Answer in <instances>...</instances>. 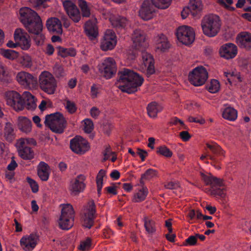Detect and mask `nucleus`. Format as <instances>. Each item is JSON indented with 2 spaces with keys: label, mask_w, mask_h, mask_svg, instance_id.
Segmentation results:
<instances>
[{
  "label": "nucleus",
  "mask_w": 251,
  "mask_h": 251,
  "mask_svg": "<svg viewBox=\"0 0 251 251\" xmlns=\"http://www.w3.org/2000/svg\"><path fill=\"white\" fill-rule=\"evenodd\" d=\"M78 4L81 9L83 17H89L91 15L90 8L85 0H78Z\"/></svg>",
  "instance_id": "nucleus-39"
},
{
  "label": "nucleus",
  "mask_w": 251,
  "mask_h": 251,
  "mask_svg": "<svg viewBox=\"0 0 251 251\" xmlns=\"http://www.w3.org/2000/svg\"><path fill=\"white\" fill-rule=\"evenodd\" d=\"M147 109L149 117L155 118L158 113L162 111L163 107L156 102H152L148 104Z\"/></svg>",
  "instance_id": "nucleus-31"
},
{
  "label": "nucleus",
  "mask_w": 251,
  "mask_h": 251,
  "mask_svg": "<svg viewBox=\"0 0 251 251\" xmlns=\"http://www.w3.org/2000/svg\"><path fill=\"white\" fill-rule=\"evenodd\" d=\"M85 180V176L82 175H80L77 176L76 178L71 182L70 190L73 195H78L84 190L85 188V184L84 182Z\"/></svg>",
  "instance_id": "nucleus-23"
},
{
  "label": "nucleus",
  "mask_w": 251,
  "mask_h": 251,
  "mask_svg": "<svg viewBox=\"0 0 251 251\" xmlns=\"http://www.w3.org/2000/svg\"><path fill=\"white\" fill-rule=\"evenodd\" d=\"M38 240V236L36 234H31L22 237L20 240V244L25 251H31L36 247Z\"/></svg>",
  "instance_id": "nucleus-22"
},
{
  "label": "nucleus",
  "mask_w": 251,
  "mask_h": 251,
  "mask_svg": "<svg viewBox=\"0 0 251 251\" xmlns=\"http://www.w3.org/2000/svg\"><path fill=\"white\" fill-rule=\"evenodd\" d=\"M96 19L89 20L85 24V31L91 40L96 38L98 35V30L96 24Z\"/></svg>",
  "instance_id": "nucleus-28"
},
{
  "label": "nucleus",
  "mask_w": 251,
  "mask_h": 251,
  "mask_svg": "<svg viewBox=\"0 0 251 251\" xmlns=\"http://www.w3.org/2000/svg\"><path fill=\"white\" fill-rule=\"evenodd\" d=\"M224 75L227 78L228 81L230 84H231L232 81L234 80L235 78H237L239 79H240V77L239 76H237L234 75L233 73L225 72Z\"/></svg>",
  "instance_id": "nucleus-61"
},
{
  "label": "nucleus",
  "mask_w": 251,
  "mask_h": 251,
  "mask_svg": "<svg viewBox=\"0 0 251 251\" xmlns=\"http://www.w3.org/2000/svg\"><path fill=\"white\" fill-rule=\"evenodd\" d=\"M37 145L36 140L32 138H21L16 142L19 155L24 160H31L34 157V152L31 147Z\"/></svg>",
  "instance_id": "nucleus-4"
},
{
  "label": "nucleus",
  "mask_w": 251,
  "mask_h": 251,
  "mask_svg": "<svg viewBox=\"0 0 251 251\" xmlns=\"http://www.w3.org/2000/svg\"><path fill=\"white\" fill-rule=\"evenodd\" d=\"M26 180L30 185L32 192L34 193H37L39 190V186L37 182L29 177L26 178Z\"/></svg>",
  "instance_id": "nucleus-52"
},
{
  "label": "nucleus",
  "mask_w": 251,
  "mask_h": 251,
  "mask_svg": "<svg viewBox=\"0 0 251 251\" xmlns=\"http://www.w3.org/2000/svg\"><path fill=\"white\" fill-rule=\"evenodd\" d=\"M23 97L25 101V106L27 109L33 110L36 108L35 97L29 92H25Z\"/></svg>",
  "instance_id": "nucleus-30"
},
{
  "label": "nucleus",
  "mask_w": 251,
  "mask_h": 251,
  "mask_svg": "<svg viewBox=\"0 0 251 251\" xmlns=\"http://www.w3.org/2000/svg\"><path fill=\"white\" fill-rule=\"evenodd\" d=\"M19 13L21 23L30 34L42 32V20L35 11L25 7L21 8Z\"/></svg>",
  "instance_id": "nucleus-2"
},
{
  "label": "nucleus",
  "mask_w": 251,
  "mask_h": 251,
  "mask_svg": "<svg viewBox=\"0 0 251 251\" xmlns=\"http://www.w3.org/2000/svg\"><path fill=\"white\" fill-rule=\"evenodd\" d=\"M39 86L41 90L49 95L55 93L57 81L54 76L48 71L42 72L39 76Z\"/></svg>",
  "instance_id": "nucleus-6"
},
{
  "label": "nucleus",
  "mask_w": 251,
  "mask_h": 251,
  "mask_svg": "<svg viewBox=\"0 0 251 251\" xmlns=\"http://www.w3.org/2000/svg\"><path fill=\"white\" fill-rule=\"evenodd\" d=\"M91 245V239L88 237L80 242L79 249L81 251L88 250Z\"/></svg>",
  "instance_id": "nucleus-50"
},
{
  "label": "nucleus",
  "mask_w": 251,
  "mask_h": 251,
  "mask_svg": "<svg viewBox=\"0 0 251 251\" xmlns=\"http://www.w3.org/2000/svg\"><path fill=\"white\" fill-rule=\"evenodd\" d=\"M218 2L222 6L225 7L226 9H231L234 10V8L231 7L229 5L233 3L232 0H217Z\"/></svg>",
  "instance_id": "nucleus-54"
},
{
  "label": "nucleus",
  "mask_w": 251,
  "mask_h": 251,
  "mask_svg": "<svg viewBox=\"0 0 251 251\" xmlns=\"http://www.w3.org/2000/svg\"><path fill=\"white\" fill-rule=\"evenodd\" d=\"M237 43L242 48L249 50L251 49V34L243 32L239 34L237 37Z\"/></svg>",
  "instance_id": "nucleus-25"
},
{
  "label": "nucleus",
  "mask_w": 251,
  "mask_h": 251,
  "mask_svg": "<svg viewBox=\"0 0 251 251\" xmlns=\"http://www.w3.org/2000/svg\"><path fill=\"white\" fill-rule=\"evenodd\" d=\"M188 120L189 122L197 123L201 125H203L205 123V119L201 117L199 119H198L192 116H189L188 118Z\"/></svg>",
  "instance_id": "nucleus-57"
},
{
  "label": "nucleus",
  "mask_w": 251,
  "mask_h": 251,
  "mask_svg": "<svg viewBox=\"0 0 251 251\" xmlns=\"http://www.w3.org/2000/svg\"><path fill=\"white\" fill-rule=\"evenodd\" d=\"M62 207L58 225L62 229L68 230L74 225L75 212L70 204H63Z\"/></svg>",
  "instance_id": "nucleus-8"
},
{
  "label": "nucleus",
  "mask_w": 251,
  "mask_h": 251,
  "mask_svg": "<svg viewBox=\"0 0 251 251\" xmlns=\"http://www.w3.org/2000/svg\"><path fill=\"white\" fill-rule=\"evenodd\" d=\"M44 123L52 131L57 133H62L66 126L65 118L58 112L46 115Z\"/></svg>",
  "instance_id": "nucleus-7"
},
{
  "label": "nucleus",
  "mask_w": 251,
  "mask_h": 251,
  "mask_svg": "<svg viewBox=\"0 0 251 251\" xmlns=\"http://www.w3.org/2000/svg\"><path fill=\"white\" fill-rule=\"evenodd\" d=\"M156 48L162 51H164L170 48V44L165 35H161L157 39L156 41Z\"/></svg>",
  "instance_id": "nucleus-35"
},
{
  "label": "nucleus",
  "mask_w": 251,
  "mask_h": 251,
  "mask_svg": "<svg viewBox=\"0 0 251 251\" xmlns=\"http://www.w3.org/2000/svg\"><path fill=\"white\" fill-rule=\"evenodd\" d=\"M220 88L219 82L216 79H212L206 85V89L211 93H215L219 91Z\"/></svg>",
  "instance_id": "nucleus-44"
},
{
  "label": "nucleus",
  "mask_w": 251,
  "mask_h": 251,
  "mask_svg": "<svg viewBox=\"0 0 251 251\" xmlns=\"http://www.w3.org/2000/svg\"><path fill=\"white\" fill-rule=\"evenodd\" d=\"M203 5L201 0H190L189 8L191 11L198 12L202 10Z\"/></svg>",
  "instance_id": "nucleus-40"
},
{
  "label": "nucleus",
  "mask_w": 251,
  "mask_h": 251,
  "mask_svg": "<svg viewBox=\"0 0 251 251\" xmlns=\"http://www.w3.org/2000/svg\"><path fill=\"white\" fill-rule=\"evenodd\" d=\"M142 57L143 62L145 66H147V65L154 63V59L152 56L146 51H142Z\"/></svg>",
  "instance_id": "nucleus-47"
},
{
  "label": "nucleus",
  "mask_w": 251,
  "mask_h": 251,
  "mask_svg": "<svg viewBox=\"0 0 251 251\" xmlns=\"http://www.w3.org/2000/svg\"><path fill=\"white\" fill-rule=\"evenodd\" d=\"M100 114V111L96 107H93L90 110L91 116L94 118H97Z\"/></svg>",
  "instance_id": "nucleus-64"
},
{
  "label": "nucleus",
  "mask_w": 251,
  "mask_h": 251,
  "mask_svg": "<svg viewBox=\"0 0 251 251\" xmlns=\"http://www.w3.org/2000/svg\"><path fill=\"white\" fill-rule=\"evenodd\" d=\"M178 40L183 44L188 45L192 44L195 40V33L189 26L183 25L179 27L176 32Z\"/></svg>",
  "instance_id": "nucleus-12"
},
{
  "label": "nucleus",
  "mask_w": 251,
  "mask_h": 251,
  "mask_svg": "<svg viewBox=\"0 0 251 251\" xmlns=\"http://www.w3.org/2000/svg\"><path fill=\"white\" fill-rule=\"evenodd\" d=\"M70 148L74 152L82 154L89 150L88 142L81 136H76L70 141Z\"/></svg>",
  "instance_id": "nucleus-15"
},
{
  "label": "nucleus",
  "mask_w": 251,
  "mask_h": 251,
  "mask_svg": "<svg viewBox=\"0 0 251 251\" xmlns=\"http://www.w3.org/2000/svg\"><path fill=\"white\" fill-rule=\"evenodd\" d=\"M157 176L156 170L149 169H148L141 176V179H150Z\"/></svg>",
  "instance_id": "nucleus-46"
},
{
  "label": "nucleus",
  "mask_w": 251,
  "mask_h": 251,
  "mask_svg": "<svg viewBox=\"0 0 251 251\" xmlns=\"http://www.w3.org/2000/svg\"><path fill=\"white\" fill-rule=\"evenodd\" d=\"M237 47L234 44L228 43L224 44L219 50L220 56L226 59L234 58L237 54Z\"/></svg>",
  "instance_id": "nucleus-20"
},
{
  "label": "nucleus",
  "mask_w": 251,
  "mask_h": 251,
  "mask_svg": "<svg viewBox=\"0 0 251 251\" xmlns=\"http://www.w3.org/2000/svg\"><path fill=\"white\" fill-rule=\"evenodd\" d=\"M203 34L209 37L217 35L220 30L221 21L220 17L215 14H208L204 16L201 22Z\"/></svg>",
  "instance_id": "nucleus-3"
},
{
  "label": "nucleus",
  "mask_w": 251,
  "mask_h": 251,
  "mask_svg": "<svg viewBox=\"0 0 251 251\" xmlns=\"http://www.w3.org/2000/svg\"><path fill=\"white\" fill-rule=\"evenodd\" d=\"M0 54L5 58L13 60L17 59L19 56V53L14 50L0 49Z\"/></svg>",
  "instance_id": "nucleus-36"
},
{
  "label": "nucleus",
  "mask_w": 251,
  "mask_h": 251,
  "mask_svg": "<svg viewBox=\"0 0 251 251\" xmlns=\"http://www.w3.org/2000/svg\"><path fill=\"white\" fill-rule=\"evenodd\" d=\"M112 25L116 27H123L126 26V19L124 17H113L110 18Z\"/></svg>",
  "instance_id": "nucleus-41"
},
{
  "label": "nucleus",
  "mask_w": 251,
  "mask_h": 251,
  "mask_svg": "<svg viewBox=\"0 0 251 251\" xmlns=\"http://www.w3.org/2000/svg\"><path fill=\"white\" fill-rule=\"evenodd\" d=\"M132 40L134 47L137 50L143 49L147 46L146 42V34L141 30L136 29L134 31L132 35Z\"/></svg>",
  "instance_id": "nucleus-21"
},
{
  "label": "nucleus",
  "mask_w": 251,
  "mask_h": 251,
  "mask_svg": "<svg viewBox=\"0 0 251 251\" xmlns=\"http://www.w3.org/2000/svg\"><path fill=\"white\" fill-rule=\"evenodd\" d=\"M143 221L146 232L149 234L154 233L156 231L155 222L148 217H145Z\"/></svg>",
  "instance_id": "nucleus-33"
},
{
  "label": "nucleus",
  "mask_w": 251,
  "mask_h": 251,
  "mask_svg": "<svg viewBox=\"0 0 251 251\" xmlns=\"http://www.w3.org/2000/svg\"><path fill=\"white\" fill-rule=\"evenodd\" d=\"M207 157H209V159L212 161L214 166H215L219 162V160L215 156L209 155L207 153L202 154L200 159L201 160H204Z\"/></svg>",
  "instance_id": "nucleus-55"
},
{
  "label": "nucleus",
  "mask_w": 251,
  "mask_h": 251,
  "mask_svg": "<svg viewBox=\"0 0 251 251\" xmlns=\"http://www.w3.org/2000/svg\"><path fill=\"white\" fill-rule=\"evenodd\" d=\"M63 5L69 18L74 23H78L81 19V14L76 5L71 0H65Z\"/></svg>",
  "instance_id": "nucleus-17"
},
{
  "label": "nucleus",
  "mask_w": 251,
  "mask_h": 251,
  "mask_svg": "<svg viewBox=\"0 0 251 251\" xmlns=\"http://www.w3.org/2000/svg\"><path fill=\"white\" fill-rule=\"evenodd\" d=\"M118 79L116 82L117 87L122 92L128 94L138 91V88L141 86L144 78L138 74L127 69H124L118 74Z\"/></svg>",
  "instance_id": "nucleus-1"
},
{
  "label": "nucleus",
  "mask_w": 251,
  "mask_h": 251,
  "mask_svg": "<svg viewBox=\"0 0 251 251\" xmlns=\"http://www.w3.org/2000/svg\"><path fill=\"white\" fill-rule=\"evenodd\" d=\"M202 178L205 184L210 186L209 190L210 194L214 196H219L224 198L226 196L225 188L221 187L224 186V180L222 179L214 176L211 175H205L201 174Z\"/></svg>",
  "instance_id": "nucleus-5"
},
{
  "label": "nucleus",
  "mask_w": 251,
  "mask_h": 251,
  "mask_svg": "<svg viewBox=\"0 0 251 251\" xmlns=\"http://www.w3.org/2000/svg\"><path fill=\"white\" fill-rule=\"evenodd\" d=\"M95 214L96 205L95 202L93 201H89L84 207L83 210L82 222L84 227L90 228L93 226Z\"/></svg>",
  "instance_id": "nucleus-9"
},
{
  "label": "nucleus",
  "mask_w": 251,
  "mask_h": 251,
  "mask_svg": "<svg viewBox=\"0 0 251 251\" xmlns=\"http://www.w3.org/2000/svg\"><path fill=\"white\" fill-rule=\"evenodd\" d=\"M154 6L159 9L168 8L172 3V0H151Z\"/></svg>",
  "instance_id": "nucleus-42"
},
{
  "label": "nucleus",
  "mask_w": 251,
  "mask_h": 251,
  "mask_svg": "<svg viewBox=\"0 0 251 251\" xmlns=\"http://www.w3.org/2000/svg\"><path fill=\"white\" fill-rule=\"evenodd\" d=\"M46 26L49 31L53 34H61L63 32L62 24L57 18H49L46 22Z\"/></svg>",
  "instance_id": "nucleus-24"
},
{
  "label": "nucleus",
  "mask_w": 251,
  "mask_h": 251,
  "mask_svg": "<svg viewBox=\"0 0 251 251\" xmlns=\"http://www.w3.org/2000/svg\"><path fill=\"white\" fill-rule=\"evenodd\" d=\"M112 152H113L109 146L106 147L105 150L103 152V161H105L108 160L110 156V154H112Z\"/></svg>",
  "instance_id": "nucleus-59"
},
{
  "label": "nucleus",
  "mask_w": 251,
  "mask_h": 251,
  "mask_svg": "<svg viewBox=\"0 0 251 251\" xmlns=\"http://www.w3.org/2000/svg\"><path fill=\"white\" fill-rule=\"evenodd\" d=\"M153 6L150 0H144L139 12L140 17L146 21L152 19L155 12Z\"/></svg>",
  "instance_id": "nucleus-19"
},
{
  "label": "nucleus",
  "mask_w": 251,
  "mask_h": 251,
  "mask_svg": "<svg viewBox=\"0 0 251 251\" xmlns=\"http://www.w3.org/2000/svg\"><path fill=\"white\" fill-rule=\"evenodd\" d=\"M21 64L25 67L30 68L32 65V61L31 58L28 55H25L22 57V61Z\"/></svg>",
  "instance_id": "nucleus-51"
},
{
  "label": "nucleus",
  "mask_w": 251,
  "mask_h": 251,
  "mask_svg": "<svg viewBox=\"0 0 251 251\" xmlns=\"http://www.w3.org/2000/svg\"><path fill=\"white\" fill-rule=\"evenodd\" d=\"M33 35H34L33 39L36 44L37 45H42L45 38L44 35L42 33V32H39V33H34Z\"/></svg>",
  "instance_id": "nucleus-49"
},
{
  "label": "nucleus",
  "mask_w": 251,
  "mask_h": 251,
  "mask_svg": "<svg viewBox=\"0 0 251 251\" xmlns=\"http://www.w3.org/2000/svg\"><path fill=\"white\" fill-rule=\"evenodd\" d=\"M206 146L214 154L217 156H225V151L217 143H212L210 144L207 143Z\"/></svg>",
  "instance_id": "nucleus-34"
},
{
  "label": "nucleus",
  "mask_w": 251,
  "mask_h": 251,
  "mask_svg": "<svg viewBox=\"0 0 251 251\" xmlns=\"http://www.w3.org/2000/svg\"><path fill=\"white\" fill-rule=\"evenodd\" d=\"M5 100L8 105L15 110H22L24 108V100L20 95L16 91H8L5 93Z\"/></svg>",
  "instance_id": "nucleus-14"
},
{
  "label": "nucleus",
  "mask_w": 251,
  "mask_h": 251,
  "mask_svg": "<svg viewBox=\"0 0 251 251\" xmlns=\"http://www.w3.org/2000/svg\"><path fill=\"white\" fill-rule=\"evenodd\" d=\"M164 186L168 189H175L179 187V183L177 182L169 181L164 183Z\"/></svg>",
  "instance_id": "nucleus-56"
},
{
  "label": "nucleus",
  "mask_w": 251,
  "mask_h": 251,
  "mask_svg": "<svg viewBox=\"0 0 251 251\" xmlns=\"http://www.w3.org/2000/svg\"><path fill=\"white\" fill-rule=\"evenodd\" d=\"M17 126L22 132L28 134L32 130L31 121L26 117L20 116L17 120Z\"/></svg>",
  "instance_id": "nucleus-27"
},
{
  "label": "nucleus",
  "mask_w": 251,
  "mask_h": 251,
  "mask_svg": "<svg viewBox=\"0 0 251 251\" xmlns=\"http://www.w3.org/2000/svg\"><path fill=\"white\" fill-rule=\"evenodd\" d=\"M14 38L22 49L28 50L30 47L29 36L21 28H17L14 34Z\"/></svg>",
  "instance_id": "nucleus-18"
},
{
  "label": "nucleus",
  "mask_w": 251,
  "mask_h": 251,
  "mask_svg": "<svg viewBox=\"0 0 251 251\" xmlns=\"http://www.w3.org/2000/svg\"><path fill=\"white\" fill-rule=\"evenodd\" d=\"M145 67H147L146 75L148 77H149L155 73L154 63L147 65Z\"/></svg>",
  "instance_id": "nucleus-60"
},
{
  "label": "nucleus",
  "mask_w": 251,
  "mask_h": 251,
  "mask_svg": "<svg viewBox=\"0 0 251 251\" xmlns=\"http://www.w3.org/2000/svg\"><path fill=\"white\" fill-rule=\"evenodd\" d=\"M117 43L115 33L111 29H107L101 40L100 49L103 51L111 50L114 48Z\"/></svg>",
  "instance_id": "nucleus-16"
},
{
  "label": "nucleus",
  "mask_w": 251,
  "mask_h": 251,
  "mask_svg": "<svg viewBox=\"0 0 251 251\" xmlns=\"http://www.w3.org/2000/svg\"><path fill=\"white\" fill-rule=\"evenodd\" d=\"M66 108L68 112L71 114L74 113L76 110V107L75 103L70 100H67Z\"/></svg>",
  "instance_id": "nucleus-53"
},
{
  "label": "nucleus",
  "mask_w": 251,
  "mask_h": 251,
  "mask_svg": "<svg viewBox=\"0 0 251 251\" xmlns=\"http://www.w3.org/2000/svg\"><path fill=\"white\" fill-rule=\"evenodd\" d=\"M208 78V73L202 66L198 67L189 73V80L195 86L203 85Z\"/></svg>",
  "instance_id": "nucleus-10"
},
{
  "label": "nucleus",
  "mask_w": 251,
  "mask_h": 251,
  "mask_svg": "<svg viewBox=\"0 0 251 251\" xmlns=\"http://www.w3.org/2000/svg\"><path fill=\"white\" fill-rule=\"evenodd\" d=\"M222 116L225 119L234 121L237 118V111L232 107H226L223 111Z\"/></svg>",
  "instance_id": "nucleus-32"
},
{
  "label": "nucleus",
  "mask_w": 251,
  "mask_h": 251,
  "mask_svg": "<svg viewBox=\"0 0 251 251\" xmlns=\"http://www.w3.org/2000/svg\"><path fill=\"white\" fill-rule=\"evenodd\" d=\"M1 135L7 142L11 143L16 137V133L13 124L6 122L4 126Z\"/></svg>",
  "instance_id": "nucleus-26"
},
{
  "label": "nucleus",
  "mask_w": 251,
  "mask_h": 251,
  "mask_svg": "<svg viewBox=\"0 0 251 251\" xmlns=\"http://www.w3.org/2000/svg\"><path fill=\"white\" fill-rule=\"evenodd\" d=\"M57 49L58 54L62 57L68 56L74 57L76 54L75 50L72 48L67 49L59 47Z\"/></svg>",
  "instance_id": "nucleus-38"
},
{
  "label": "nucleus",
  "mask_w": 251,
  "mask_h": 251,
  "mask_svg": "<svg viewBox=\"0 0 251 251\" xmlns=\"http://www.w3.org/2000/svg\"><path fill=\"white\" fill-rule=\"evenodd\" d=\"M83 122L84 131L88 133H91L94 128V124L92 121L90 119H86Z\"/></svg>",
  "instance_id": "nucleus-48"
},
{
  "label": "nucleus",
  "mask_w": 251,
  "mask_h": 251,
  "mask_svg": "<svg viewBox=\"0 0 251 251\" xmlns=\"http://www.w3.org/2000/svg\"><path fill=\"white\" fill-rule=\"evenodd\" d=\"M99 70L100 74L106 79L111 78L117 72L116 62L111 57L106 58L99 65Z\"/></svg>",
  "instance_id": "nucleus-11"
},
{
  "label": "nucleus",
  "mask_w": 251,
  "mask_h": 251,
  "mask_svg": "<svg viewBox=\"0 0 251 251\" xmlns=\"http://www.w3.org/2000/svg\"><path fill=\"white\" fill-rule=\"evenodd\" d=\"M148 194V189L146 187H143L135 193L132 201L134 202H141L145 200Z\"/></svg>",
  "instance_id": "nucleus-37"
},
{
  "label": "nucleus",
  "mask_w": 251,
  "mask_h": 251,
  "mask_svg": "<svg viewBox=\"0 0 251 251\" xmlns=\"http://www.w3.org/2000/svg\"><path fill=\"white\" fill-rule=\"evenodd\" d=\"M179 136L183 141H188L191 137V135L187 131H183L179 133Z\"/></svg>",
  "instance_id": "nucleus-62"
},
{
  "label": "nucleus",
  "mask_w": 251,
  "mask_h": 251,
  "mask_svg": "<svg viewBox=\"0 0 251 251\" xmlns=\"http://www.w3.org/2000/svg\"><path fill=\"white\" fill-rule=\"evenodd\" d=\"M106 171L104 170H100L97 175L96 182L97 184L98 193L100 195L103 184V178L105 176Z\"/></svg>",
  "instance_id": "nucleus-45"
},
{
  "label": "nucleus",
  "mask_w": 251,
  "mask_h": 251,
  "mask_svg": "<svg viewBox=\"0 0 251 251\" xmlns=\"http://www.w3.org/2000/svg\"><path fill=\"white\" fill-rule=\"evenodd\" d=\"M137 154L139 155L142 161H144L148 155V152L142 149H137Z\"/></svg>",
  "instance_id": "nucleus-63"
},
{
  "label": "nucleus",
  "mask_w": 251,
  "mask_h": 251,
  "mask_svg": "<svg viewBox=\"0 0 251 251\" xmlns=\"http://www.w3.org/2000/svg\"><path fill=\"white\" fill-rule=\"evenodd\" d=\"M197 238L195 236H190L185 240V245L194 246L197 244Z\"/></svg>",
  "instance_id": "nucleus-58"
},
{
  "label": "nucleus",
  "mask_w": 251,
  "mask_h": 251,
  "mask_svg": "<svg viewBox=\"0 0 251 251\" xmlns=\"http://www.w3.org/2000/svg\"><path fill=\"white\" fill-rule=\"evenodd\" d=\"M156 153L167 158H170L173 155V152L165 145L157 147L156 148Z\"/></svg>",
  "instance_id": "nucleus-43"
},
{
  "label": "nucleus",
  "mask_w": 251,
  "mask_h": 251,
  "mask_svg": "<svg viewBox=\"0 0 251 251\" xmlns=\"http://www.w3.org/2000/svg\"><path fill=\"white\" fill-rule=\"evenodd\" d=\"M16 78L20 85L27 89H34L38 84L37 78L27 72H20L17 74Z\"/></svg>",
  "instance_id": "nucleus-13"
},
{
  "label": "nucleus",
  "mask_w": 251,
  "mask_h": 251,
  "mask_svg": "<svg viewBox=\"0 0 251 251\" xmlns=\"http://www.w3.org/2000/svg\"><path fill=\"white\" fill-rule=\"evenodd\" d=\"M50 166L44 162H41L38 166V176L42 181H47L50 176Z\"/></svg>",
  "instance_id": "nucleus-29"
}]
</instances>
